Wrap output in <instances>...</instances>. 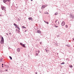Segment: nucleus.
Instances as JSON below:
<instances>
[{"mask_svg": "<svg viewBox=\"0 0 74 74\" xmlns=\"http://www.w3.org/2000/svg\"><path fill=\"white\" fill-rule=\"evenodd\" d=\"M1 8L2 10H5V11H6V10H5L6 8L4 6L1 7Z\"/></svg>", "mask_w": 74, "mask_h": 74, "instance_id": "f257e3e1", "label": "nucleus"}, {"mask_svg": "<svg viewBox=\"0 0 74 74\" xmlns=\"http://www.w3.org/2000/svg\"><path fill=\"white\" fill-rule=\"evenodd\" d=\"M64 25H65V22L64 21L62 22L61 23V25L62 26H64Z\"/></svg>", "mask_w": 74, "mask_h": 74, "instance_id": "f03ea898", "label": "nucleus"}, {"mask_svg": "<svg viewBox=\"0 0 74 74\" xmlns=\"http://www.w3.org/2000/svg\"><path fill=\"white\" fill-rule=\"evenodd\" d=\"M14 25L15 26V27L16 28H17L18 27V26L17 25L14 23Z\"/></svg>", "mask_w": 74, "mask_h": 74, "instance_id": "7ed1b4c3", "label": "nucleus"}, {"mask_svg": "<svg viewBox=\"0 0 74 74\" xmlns=\"http://www.w3.org/2000/svg\"><path fill=\"white\" fill-rule=\"evenodd\" d=\"M21 45H22V46H23V47H25V45L22 44V43H20Z\"/></svg>", "mask_w": 74, "mask_h": 74, "instance_id": "20e7f679", "label": "nucleus"}, {"mask_svg": "<svg viewBox=\"0 0 74 74\" xmlns=\"http://www.w3.org/2000/svg\"><path fill=\"white\" fill-rule=\"evenodd\" d=\"M17 51L18 52H20V51H21L20 48H18L17 49Z\"/></svg>", "mask_w": 74, "mask_h": 74, "instance_id": "39448f33", "label": "nucleus"}, {"mask_svg": "<svg viewBox=\"0 0 74 74\" xmlns=\"http://www.w3.org/2000/svg\"><path fill=\"white\" fill-rule=\"evenodd\" d=\"M37 32L38 33H40V34L41 33V32L40 30H38L37 31Z\"/></svg>", "mask_w": 74, "mask_h": 74, "instance_id": "423d86ee", "label": "nucleus"}, {"mask_svg": "<svg viewBox=\"0 0 74 74\" xmlns=\"http://www.w3.org/2000/svg\"><path fill=\"white\" fill-rule=\"evenodd\" d=\"M45 7V6L44 5H42V7L41 8H44Z\"/></svg>", "mask_w": 74, "mask_h": 74, "instance_id": "0eeeda50", "label": "nucleus"}, {"mask_svg": "<svg viewBox=\"0 0 74 74\" xmlns=\"http://www.w3.org/2000/svg\"><path fill=\"white\" fill-rule=\"evenodd\" d=\"M28 19H29V20H32L33 18H32V17H29L28 18Z\"/></svg>", "mask_w": 74, "mask_h": 74, "instance_id": "6e6552de", "label": "nucleus"}, {"mask_svg": "<svg viewBox=\"0 0 74 74\" xmlns=\"http://www.w3.org/2000/svg\"><path fill=\"white\" fill-rule=\"evenodd\" d=\"M44 14H49V13L47 12H45L44 13Z\"/></svg>", "mask_w": 74, "mask_h": 74, "instance_id": "1a4fd4ad", "label": "nucleus"}, {"mask_svg": "<svg viewBox=\"0 0 74 74\" xmlns=\"http://www.w3.org/2000/svg\"><path fill=\"white\" fill-rule=\"evenodd\" d=\"M1 44H3V43H4V41H1Z\"/></svg>", "mask_w": 74, "mask_h": 74, "instance_id": "9d476101", "label": "nucleus"}, {"mask_svg": "<svg viewBox=\"0 0 74 74\" xmlns=\"http://www.w3.org/2000/svg\"><path fill=\"white\" fill-rule=\"evenodd\" d=\"M3 1L5 3L7 2V0H3Z\"/></svg>", "mask_w": 74, "mask_h": 74, "instance_id": "9b49d317", "label": "nucleus"}, {"mask_svg": "<svg viewBox=\"0 0 74 74\" xmlns=\"http://www.w3.org/2000/svg\"><path fill=\"white\" fill-rule=\"evenodd\" d=\"M1 41H4V38H3V37H2V39H1Z\"/></svg>", "mask_w": 74, "mask_h": 74, "instance_id": "f8f14e48", "label": "nucleus"}, {"mask_svg": "<svg viewBox=\"0 0 74 74\" xmlns=\"http://www.w3.org/2000/svg\"><path fill=\"white\" fill-rule=\"evenodd\" d=\"M45 22L46 23H47V24H49V23L47 21H45Z\"/></svg>", "mask_w": 74, "mask_h": 74, "instance_id": "ddd939ff", "label": "nucleus"}, {"mask_svg": "<svg viewBox=\"0 0 74 74\" xmlns=\"http://www.w3.org/2000/svg\"><path fill=\"white\" fill-rule=\"evenodd\" d=\"M69 67H71V68H72V67H73V66H72V65H69Z\"/></svg>", "mask_w": 74, "mask_h": 74, "instance_id": "4468645a", "label": "nucleus"}, {"mask_svg": "<svg viewBox=\"0 0 74 74\" xmlns=\"http://www.w3.org/2000/svg\"><path fill=\"white\" fill-rule=\"evenodd\" d=\"M65 27H66V28H68V25H65Z\"/></svg>", "mask_w": 74, "mask_h": 74, "instance_id": "2eb2a0df", "label": "nucleus"}, {"mask_svg": "<svg viewBox=\"0 0 74 74\" xmlns=\"http://www.w3.org/2000/svg\"><path fill=\"white\" fill-rule=\"evenodd\" d=\"M64 62H63L62 63H61V64H64Z\"/></svg>", "mask_w": 74, "mask_h": 74, "instance_id": "dca6fc26", "label": "nucleus"}, {"mask_svg": "<svg viewBox=\"0 0 74 74\" xmlns=\"http://www.w3.org/2000/svg\"><path fill=\"white\" fill-rule=\"evenodd\" d=\"M55 15H58V13H56L55 14Z\"/></svg>", "mask_w": 74, "mask_h": 74, "instance_id": "f3484780", "label": "nucleus"}, {"mask_svg": "<svg viewBox=\"0 0 74 74\" xmlns=\"http://www.w3.org/2000/svg\"><path fill=\"white\" fill-rule=\"evenodd\" d=\"M22 27H23V28H25V29H26V28L24 26H23Z\"/></svg>", "mask_w": 74, "mask_h": 74, "instance_id": "a211bd4d", "label": "nucleus"}, {"mask_svg": "<svg viewBox=\"0 0 74 74\" xmlns=\"http://www.w3.org/2000/svg\"><path fill=\"white\" fill-rule=\"evenodd\" d=\"M17 28L19 30H20V28H19V27H18Z\"/></svg>", "mask_w": 74, "mask_h": 74, "instance_id": "6ab92c4d", "label": "nucleus"}, {"mask_svg": "<svg viewBox=\"0 0 74 74\" xmlns=\"http://www.w3.org/2000/svg\"><path fill=\"white\" fill-rule=\"evenodd\" d=\"M10 59H11V60H12V57L11 56H10Z\"/></svg>", "mask_w": 74, "mask_h": 74, "instance_id": "aec40b11", "label": "nucleus"}, {"mask_svg": "<svg viewBox=\"0 0 74 74\" xmlns=\"http://www.w3.org/2000/svg\"><path fill=\"white\" fill-rule=\"evenodd\" d=\"M36 56H38V53H36Z\"/></svg>", "mask_w": 74, "mask_h": 74, "instance_id": "412c9836", "label": "nucleus"}, {"mask_svg": "<svg viewBox=\"0 0 74 74\" xmlns=\"http://www.w3.org/2000/svg\"><path fill=\"white\" fill-rule=\"evenodd\" d=\"M7 1H10V0H7Z\"/></svg>", "mask_w": 74, "mask_h": 74, "instance_id": "4be33fe9", "label": "nucleus"}, {"mask_svg": "<svg viewBox=\"0 0 74 74\" xmlns=\"http://www.w3.org/2000/svg\"><path fill=\"white\" fill-rule=\"evenodd\" d=\"M58 27V26H55V27Z\"/></svg>", "mask_w": 74, "mask_h": 74, "instance_id": "5701e85b", "label": "nucleus"}, {"mask_svg": "<svg viewBox=\"0 0 74 74\" xmlns=\"http://www.w3.org/2000/svg\"><path fill=\"white\" fill-rule=\"evenodd\" d=\"M38 52L39 53H40V51H38Z\"/></svg>", "mask_w": 74, "mask_h": 74, "instance_id": "b1692460", "label": "nucleus"}, {"mask_svg": "<svg viewBox=\"0 0 74 74\" xmlns=\"http://www.w3.org/2000/svg\"><path fill=\"white\" fill-rule=\"evenodd\" d=\"M2 16V15L0 14V16Z\"/></svg>", "mask_w": 74, "mask_h": 74, "instance_id": "393cba45", "label": "nucleus"}, {"mask_svg": "<svg viewBox=\"0 0 74 74\" xmlns=\"http://www.w3.org/2000/svg\"><path fill=\"white\" fill-rule=\"evenodd\" d=\"M55 22L56 23H57V21H56Z\"/></svg>", "mask_w": 74, "mask_h": 74, "instance_id": "a878e982", "label": "nucleus"}, {"mask_svg": "<svg viewBox=\"0 0 74 74\" xmlns=\"http://www.w3.org/2000/svg\"><path fill=\"white\" fill-rule=\"evenodd\" d=\"M9 34H10V35H11V33H9Z\"/></svg>", "mask_w": 74, "mask_h": 74, "instance_id": "bb28decb", "label": "nucleus"}, {"mask_svg": "<svg viewBox=\"0 0 74 74\" xmlns=\"http://www.w3.org/2000/svg\"><path fill=\"white\" fill-rule=\"evenodd\" d=\"M4 65V64H2V66H3Z\"/></svg>", "mask_w": 74, "mask_h": 74, "instance_id": "cd10ccee", "label": "nucleus"}, {"mask_svg": "<svg viewBox=\"0 0 74 74\" xmlns=\"http://www.w3.org/2000/svg\"><path fill=\"white\" fill-rule=\"evenodd\" d=\"M2 61H3V60H1V62Z\"/></svg>", "mask_w": 74, "mask_h": 74, "instance_id": "c85d7f7f", "label": "nucleus"}, {"mask_svg": "<svg viewBox=\"0 0 74 74\" xmlns=\"http://www.w3.org/2000/svg\"><path fill=\"white\" fill-rule=\"evenodd\" d=\"M36 73V74H37V72H36V73Z\"/></svg>", "mask_w": 74, "mask_h": 74, "instance_id": "c756f323", "label": "nucleus"}, {"mask_svg": "<svg viewBox=\"0 0 74 74\" xmlns=\"http://www.w3.org/2000/svg\"><path fill=\"white\" fill-rule=\"evenodd\" d=\"M58 23L59 24V22L58 21Z\"/></svg>", "mask_w": 74, "mask_h": 74, "instance_id": "7c9ffc66", "label": "nucleus"}, {"mask_svg": "<svg viewBox=\"0 0 74 74\" xmlns=\"http://www.w3.org/2000/svg\"><path fill=\"white\" fill-rule=\"evenodd\" d=\"M7 34V35H8V34Z\"/></svg>", "mask_w": 74, "mask_h": 74, "instance_id": "2f4dec72", "label": "nucleus"}, {"mask_svg": "<svg viewBox=\"0 0 74 74\" xmlns=\"http://www.w3.org/2000/svg\"><path fill=\"white\" fill-rule=\"evenodd\" d=\"M4 66H2V67H3Z\"/></svg>", "mask_w": 74, "mask_h": 74, "instance_id": "473e14b6", "label": "nucleus"}, {"mask_svg": "<svg viewBox=\"0 0 74 74\" xmlns=\"http://www.w3.org/2000/svg\"><path fill=\"white\" fill-rule=\"evenodd\" d=\"M31 1H33V0H31Z\"/></svg>", "mask_w": 74, "mask_h": 74, "instance_id": "72a5a7b5", "label": "nucleus"}]
</instances>
